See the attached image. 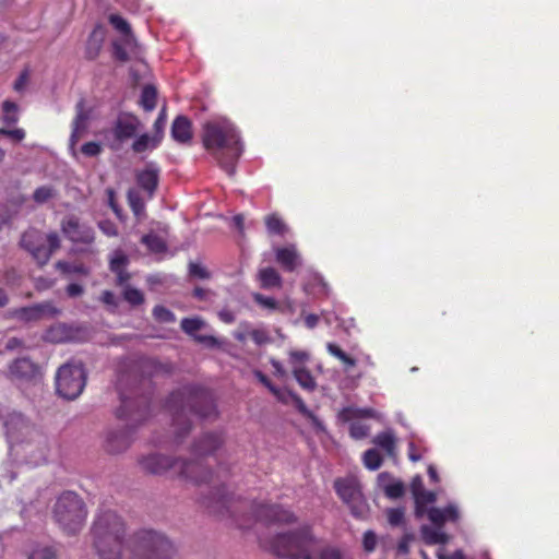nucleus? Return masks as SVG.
I'll return each mask as SVG.
<instances>
[{
    "instance_id": "nucleus-17",
    "label": "nucleus",
    "mask_w": 559,
    "mask_h": 559,
    "mask_svg": "<svg viewBox=\"0 0 559 559\" xmlns=\"http://www.w3.org/2000/svg\"><path fill=\"white\" fill-rule=\"evenodd\" d=\"M142 469L147 473L160 475L173 467L174 459L160 453H152L139 460Z\"/></svg>"
},
{
    "instance_id": "nucleus-1",
    "label": "nucleus",
    "mask_w": 559,
    "mask_h": 559,
    "mask_svg": "<svg viewBox=\"0 0 559 559\" xmlns=\"http://www.w3.org/2000/svg\"><path fill=\"white\" fill-rule=\"evenodd\" d=\"M124 523L114 511L100 512L94 521V546L102 559H169L170 542L151 530L134 533L126 543Z\"/></svg>"
},
{
    "instance_id": "nucleus-50",
    "label": "nucleus",
    "mask_w": 559,
    "mask_h": 559,
    "mask_svg": "<svg viewBox=\"0 0 559 559\" xmlns=\"http://www.w3.org/2000/svg\"><path fill=\"white\" fill-rule=\"evenodd\" d=\"M56 552L51 547H38L34 549L28 559H55Z\"/></svg>"
},
{
    "instance_id": "nucleus-13",
    "label": "nucleus",
    "mask_w": 559,
    "mask_h": 559,
    "mask_svg": "<svg viewBox=\"0 0 559 559\" xmlns=\"http://www.w3.org/2000/svg\"><path fill=\"white\" fill-rule=\"evenodd\" d=\"M142 128L138 117L132 114H120L109 131L114 136L111 148H119L120 144L135 136Z\"/></svg>"
},
{
    "instance_id": "nucleus-23",
    "label": "nucleus",
    "mask_w": 559,
    "mask_h": 559,
    "mask_svg": "<svg viewBox=\"0 0 559 559\" xmlns=\"http://www.w3.org/2000/svg\"><path fill=\"white\" fill-rule=\"evenodd\" d=\"M74 338L73 329L66 323H57L50 326L44 335V340L50 343H67Z\"/></svg>"
},
{
    "instance_id": "nucleus-32",
    "label": "nucleus",
    "mask_w": 559,
    "mask_h": 559,
    "mask_svg": "<svg viewBox=\"0 0 559 559\" xmlns=\"http://www.w3.org/2000/svg\"><path fill=\"white\" fill-rule=\"evenodd\" d=\"M293 376L297 383L307 391H314L317 388V382L311 371L308 368L305 369H296L293 372Z\"/></svg>"
},
{
    "instance_id": "nucleus-19",
    "label": "nucleus",
    "mask_w": 559,
    "mask_h": 559,
    "mask_svg": "<svg viewBox=\"0 0 559 559\" xmlns=\"http://www.w3.org/2000/svg\"><path fill=\"white\" fill-rule=\"evenodd\" d=\"M76 115L72 122V133L70 136V147L73 148L76 144L81 134L87 128V121L90 119V110L85 107L84 99H80L75 106Z\"/></svg>"
},
{
    "instance_id": "nucleus-10",
    "label": "nucleus",
    "mask_w": 559,
    "mask_h": 559,
    "mask_svg": "<svg viewBox=\"0 0 559 559\" xmlns=\"http://www.w3.org/2000/svg\"><path fill=\"white\" fill-rule=\"evenodd\" d=\"M334 489L340 499L349 508L353 516L362 519L368 512L367 501L361 492L359 480L354 476L334 480Z\"/></svg>"
},
{
    "instance_id": "nucleus-61",
    "label": "nucleus",
    "mask_w": 559,
    "mask_h": 559,
    "mask_svg": "<svg viewBox=\"0 0 559 559\" xmlns=\"http://www.w3.org/2000/svg\"><path fill=\"white\" fill-rule=\"evenodd\" d=\"M163 407L168 413L170 421L173 423L175 420V399L173 392L167 396Z\"/></svg>"
},
{
    "instance_id": "nucleus-8",
    "label": "nucleus",
    "mask_w": 559,
    "mask_h": 559,
    "mask_svg": "<svg viewBox=\"0 0 559 559\" xmlns=\"http://www.w3.org/2000/svg\"><path fill=\"white\" fill-rule=\"evenodd\" d=\"M21 246L32 254L38 264L45 265L60 247V239L56 233L44 235L37 229H28L21 238Z\"/></svg>"
},
{
    "instance_id": "nucleus-27",
    "label": "nucleus",
    "mask_w": 559,
    "mask_h": 559,
    "mask_svg": "<svg viewBox=\"0 0 559 559\" xmlns=\"http://www.w3.org/2000/svg\"><path fill=\"white\" fill-rule=\"evenodd\" d=\"M258 278L263 289L282 287V277L274 267L267 266L261 269L258 273Z\"/></svg>"
},
{
    "instance_id": "nucleus-58",
    "label": "nucleus",
    "mask_w": 559,
    "mask_h": 559,
    "mask_svg": "<svg viewBox=\"0 0 559 559\" xmlns=\"http://www.w3.org/2000/svg\"><path fill=\"white\" fill-rule=\"evenodd\" d=\"M426 489H425L421 476L420 475L414 476L412 479V483H411V492H412L413 497L415 498L416 496H418L420 492H423Z\"/></svg>"
},
{
    "instance_id": "nucleus-62",
    "label": "nucleus",
    "mask_w": 559,
    "mask_h": 559,
    "mask_svg": "<svg viewBox=\"0 0 559 559\" xmlns=\"http://www.w3.org/2000/svg\"><path fill=\"white\" fill-rule=\"evenodd\" d=\"M1 134L10 136L15 141H22L25 138V131L23 129L5 130L1 129Z\"/></svg>"
},
{
    "instance_id": "nucleus-42",
    "label": "nucleus",
    "mask_w": 559,
    "mask_h": 559,
    "mask_svg": "<svg viewBox=\"0 0 559 559\" xmlns=\"http://www.w3.org/2000/svg\"><path fill=\"white\" fill-rule=\"evenodd\" d=\"M128 263V255L121 250H116L110 257L109 267L111 272H120L121 270L126 269Z\"/></svg>"
},
{
    "instance_id": "nucleus-38",
    "label": "nucleus",
    "mask_w": 559,
    "mask_h": 559,
    "mask_svg": "<svg viewBox=\"0 0 559 559\" xmlns=\"http://www.w3.org/2000/svg\"><path fill=\"white\" fill-rule=\"evenodd\" d=\"M266 229L273 235H284L286 225L277 214H270L264 219Z\"/></svg>"
},
{
    "instance_id": "nucleus-14",
    "label": "nucleus",
    "mask_w": 559,
    "mask_h": 559,
    "mask_svg": "<svg viewBox=\"0 0 559 559\" xmlns=\"http://www.w3.org/2000/svg\"><path fill=\"white\" fill-rule=\"evenodd\" d=\"M206 326V322L200 317L183 318L180 322L181 330L194 342L206 348H216L221 342L214 335L201 334L200 331Z\"/></svg>"
},
{
    "instance_id": "nucleus-37",
    "label": "nucleus",
    "mask_w": 559,
    "mask_h": 559,
    "mask_svg": "<svg viewBox=\"0 0 559 559\" xmlns=\"http://www.w3.org/2000/svg\"><path fill=\"white\" fill-rule=\"evenodd\" d=\"M310 359V355L306 350L293 349L288 353V362L292 367V371L296 369H305L306 365Z\"/></svg>"
},
{
    "instance_id": "nucleus-16",
    "label": "nucleus",
    "mask_w": 559,
    "mask_h": 559,
    "mask_svg": "<svg viewBox=\"0 0 559 559\" xmlns=\"http://www.w3.org/2000/svg\"><path fill=\"white\" fill-rule=\"evenodd\" d=\"M203 504L213 510V512H222V509H226V511L235 518V521L240 528H247L250 525L246 521L238 519L235 514L231 498L227 496L225 486L216 488L215 492L203 501Z\"/></svg>"
},
{
    "instance_id": "nucleus-35",
    "label": "nucleus",
    "mask_w": 559,
    "mask_h": 559,
    "mask_svg": "<svg viewBox=\"0 0 559 559\" xmlns=\"http://www.w3.org/2000/svg\"><path fill=\"white\" fill-rule=\"evenodd\" d=\"M157 91L153 85L143 87L139 104L145 111H152L156 106Z\"/></svg>"
},
{
    "instance_id": "nucleus-48",
    "label": "nucleus",
    "mask_w": 559,
    "mask_h": 559,
    "mask_svg": "<svg viewBox=\"0 0 559 559\" xmlns=\"http://www.w3.org/2000/svg\"><path fill=\"white\" fill-rule=\"evenodd\" d=\"M249 336L257 345L260 346L269 344L272 341L267 331H265L264 329H253L249 332Z\"/></svg>"
},
{
    "instance_id": "nucleus-29",
    "label": "nucleus",
    "mask_w": 559,
    "mask_h": 559,
    "mask_svg": "<svg viewBox=\"0 0 559 559\" xmlns=\"http://www.w3.org/2000/svg\"><path fill=\"white\" fill-rule=\"evenodd\" d=\"M141 241L153 254L162 255L165 254L167 251V245L165 239L154 233L144 235Z\"/></svg>"
},
{
    "instance_id": "nucleus-24",
    "label": "nucleus",
    "mask_w": 559,
    "mask_h": 559,
    "mask_svg": "<svg viewBox=\"0 0 559 559\" xmlns=\"http://www.w3.org/2000/svg\"><path fill=\"white\" fill-rule=\"evenodd\" d=\"M138 185L147 192L148 199L154 194V191L158 182V171L153 167H147L143 171L139 173L136 177Z\"/></svg>"
},
{
    "instance_id": "nucleus-15",
    "label": "nucleus",
    "mask_w": 559,
    "mask_h": 559,
    "mask_svg": "<svg viewBox=\"0 0 559 559\" xmlns=\"http://www.w3.org/2000/svg\"><path fill=\"white\" fill-rule=\"evenodd\" d=\"M61 313L51 301L22 307L13 311V317L23 322H35L44 318H56Z\"/></svg>"
},
{
    "instance_id": "nucleus-34",
    "label": "nucleus",
    "mask_w": 559,
    "mask_h": 559,
    "mask_svg": "<svg viewBox=\"0 0 559 559\" xmlns=\"http://www.w3.org/2000/svg\"><path fill=\"white\" fill-rule=\"evenodd\" d=\"M193 135L192 126L188 118L177 116V142L188 143Z\"/></svg>"
},
{
    "instance_id": "nucleus-21",
    "label": "nucleus",
    "mask_w": 559,
    "mask_h": 559,
    "mask_svg": "<svg viewBox=\"0 0 559 559\" xmlns=\"http://www.w3.org/2000/svg\"><path fill=\"white\" fill-rule=\"evenodd\" d=\"M277 263L284 271L294 272L300 264V258L295 246L281 247L275 250Z\"/></svg>"
},
{
    "instance_id": "nucleus-12",
    "label": "nucleus",
    "mask_w": 559,
    "mask_h": 559,
    "mask_svg": "<svg viewBox=\"0 0 559 559\" xmlns=\"http://www.w3.org/2000/svg\"><path fill=\"white\" fill-rule=\"evenodd\" d=\"M250 510L257 521L264 523L292 524L297 521L296 515L281 504L252 502Z\"/></svg>"
},
{
    "instance_id": "nucleus-43",
    "label": "nucleus",
    "mask_w": 559,
    "mask_h": 559,
    "mask_svg": "<svg viewBox=\"0 0 559 559\" xmlns=\"http://www.w3.org/2000/svg\"><path fill=\"white\" fill-rule=\"evenodd\" d=\"M253 374L254 377L258 379V381L263 384L266 389H269V391L277 397V400L284 402V397H283V392L277 388L275 386L271 380L267 378L266 374H264L262 371L260 370H254L253 371Z\"/></svg>"
},
{
    "instance_id": "nucleus-63",
    "label": "nucleus",
    "mask_w": 559,
    "mask_h": 559,
    "mask_svg": "<svg viewBox=\"0 0 559 559\" xmlns=\"http://www.w3.org/2000/svg\"><path fill=\"white\" fill-rule=\"evenodd\" d=\"M66 292L69 297L74 298L81 296L84 293V288L80 284L72 283L67 286Z\"/></svg>"
},
{
    "instance_id": "nucleus-41",
    "label": "nucleus",
    "mask_w": 559,
    "mask_h": 559,
    "mask_svg": "<svg viewBox=\"0 0 559 559\" xmlns=\"http://www.w3.org/2000/svg\"><path fill=\"white\" fill-rule=\"evenodd\" d=\"M188 275L190 278H211V272L200 261H190L188 263Z\"/></svg>"
},
{
    "instance_id": "nucleus-31",
    "label": "nucleus",
    "mask_w": 559,
    "mask_h": 559,
    "mask_svg": "<svg viewBox=\"0 0 559 559\" xmlns=\"http://www.w3.org/2000/svg\"><path fill=\"white\" fill-rule=\"evenodd\" d=\"M127 198L134 215L138 219H142L145 216V204L140 191L138 189H130Z\"/></svg>"
},
{
    "instance_id": "nucleus-11",
    "label": "nucleus",
    "mask_w": 559,
    "mask_h": 559,
    "mask_svg": "<svg viewBox=\"0 0 559 559\" xmlns=\"http://www.w3.org/2000/svg\"><path fill=\"white\" fill-rule=\"evenodd\" d=\"M61 230L70 241L87 246L86 249L78 250V252L96 253V250L92 247L95 240L94 229L86 224H82L78 217L73 215L64 217L61 222Z\"/></svg>"
},
{
    "instance_id": "nucleus-9",
    "label": "nucleus",
    "mask_w": 559,
    "mask_h": 559,
    "mask_svg": "<svg viewBox=\"0 0 559 559\" xmlns=\"http://www.w3.org/2000/svg\"><path fill=\"white\" fill-rule=\"evenodd\" d=\"M86 384V373L81 362H68L57 372L56 386L60 396L74 400L81 395Z\"/></svg>"
},
{
    "instance_id": "nucleus-39",
    "label": "nucleus",
    "mask_w": 559,
    "mask_h": 559,
    "mask_svg": "<svg viewBox=\"0 0 559 559\" xmlns=\"http://www.w3.org/2000/svg\"><path fill=\"white\" fill-rule=\"evenodd\" d=\"M326 349L330 355L341 360L345 366H356V359L347 355L338 345L334 343H328Z\"/></svg>"
},
{
    "instance_id": "nucleus-52",
    "label": "nucleus",
    "mask_w": 559,
    "mask_h": 559,
    "mask_svg": "<svg viewBox=\"0 0 559 559\" xmlns=\"http://www.w3.org/2000/svg\"><path fill=\"white\" fill-rule=\"evenodd\" d=\"M388 521L393 526H399L404 522V510L402 508H393L388 511Z\"/></svg>"
},
{
    "instance_id": "nucleus-33",
    "label": "nucleus",
    "mask_w": 559,
    "mask_h": 559,
    "mask_svg": "<svg viewBox=\"0 0 559 559\" xmlns=\"http://www.w3.org/2000/svg\"><path fill=\"white\" fill-rule=\"evenodd\" d=\"M159 142L158 136H151L147 133L140 134L132 144V150L135 153H143L147 150L154 148Z\"/></svg>"
},
{
    "instance_id": "nucleus-56",
    "label": "nucleus",
    "mask_w": 559,
    "mask_h": 559,
    "mask_svg": "<svg viewBox=\"0 0 559 559\" xmlns=\"http://www.w3.org/2000/svg\"><path fill=\"white\" fill-rule=\"evenodd\" d=\"M362 544H364V549L366 551H368V552L373 551L376 546H377V536H376V534L372 531H367L364 534Z\"/></svg>"
},
{
    "instance_id": "nucleus-30",
    "label": "nucleus",
    "mask_w": 559,
    "mask_h": 559,
    "mask_svg": "<svg viewBox=\"0 0 559 559\" xmlns=\"http://www.w3.org/2000/svg\"><path fill=\"white\" fill-rule=\"evenodd\" d=\"M415 500V515L423 518L429 510L428 504L436 502L437 493L431 490H425L414 498Z\"/></svg>"
},
{
    "instance_id": "nucleus-46",
    "label": "nucleus",
    "mask_w": 559,
    "mask_h": 559,
    "mask_svg": "<svg viewBox=\"0 0 559 559\" xmlns=\"http://www.w3.org/2000/svg\"><path fill=\"white\" fill-rule=\"evenodd\" d=\"M55 195V190L49 186H41L34 191L33 199L36 203L43 204Z\"/></svg>"
},
{
    "instance_id": "nucleus-36",
    "label": "nucleus",
    "mask_w": 559,
    "mask_h": 559,
    "mask_svg": "<svg viewBox=\"0 0 559 559\" xmlns=\"http://www.w3.org/2000/svg\"><path fill=\"white\" fill-rule=\"evenodd\" d=\"M56 269L62 274H81L85 276L90 274V269L83 263L58 261L56 263Z\"/></svg>"
},
{
    "instance_id": "nucleus-40",
    "label": "nucleus",
    "mask_w": 559,
    "mask_h": 559,
    "mask_svg": "<svg viewBox=\"0 0 559 559\" xmlns=\"http://www.w3.org/2000/svg\"><path fill=\"white\" fill-rule=\"evenodd\" d=\"M362 461L370 471H377L382 465L383 459L378 450L369 449L364 453Z\"/></svg>"
},
{
    "instance_id": "nucleus-5",
    "label": "nucleus",
    "mask_w": 559,
    "mask_h": 559,
    "mask_svg": "<svg viewBox=\"0 0 559 559\" xmlns=\"http://www.w3.org/2000/svg\"><path fill=\"white\" fill-rule=\"evenodd\" d=\"M7 433L11 439L19 440V435L23 431L32 433V440L23 444V450L28 455V462L38 465L47 460L49 447L47 438L34 430L20 413H12L4 420Z\"/></svg>"
},
{
    "instance_id": "nucleus-18",
    "label": "nucleus",
    "mask_w": 559,
    "mask_h": 559,
    "mask_svg": "<svg viewBox=\"0 0 559 559\" xmlns=\"http://www.w3.org/2000/svg\"><path fill=\"white\" fill-rule=\"evenodd\" d=\"M223 443L224 436L222 432H207L194 442L192 452L197 456L210 455L218 450Z\"/></svg>"
},
{
    "instance_id": "nucleus-2",
    "label": "nucleus",
    "mask_w": 559,
    "mask_h": 559,
    "mask_svg": "<svg viewBox=\"0 0 559 559\" xmlns=\"http://www.w3.org/2000/svg\"><path fill=\"white\" fill-rule=\"evenodd\" d=\"M116 416L124 420L126 426L107 433L105 447L112 454L130 448L135 428L148 417V399L138 392L127 393L120 389V406L116 409Z\"/></svg>"
},
{
    "instance_id": "nucleus-47",
    "label": "nucleus",
    "mask_w": 559,
    "mask_h": 559,
    "mask_svg": "<svg viewBox=\"0 0 559 559\" xmlns=\"http://www.w3.org/2000/svg\"><path fill=\"white\" fill-rule=\"evenodd\" d=\"M253 300L262 308H266L269 310H276L278 309V302L273 297H266L260 293L252 294Z\"/></svg>"
},
{
    "instance_id": "nucleus-57",
    "label": "nucleus",
    "mask_w": 559,
    "mask_h": 559,
    "mask_svg": "<svg viewBox=\"0 0 559 559\" xmlns=\"http://www.w3.org/2000/svg\"><path fill=\"white\" fill-rule=\"evenodd\" d=\"M153 314L158 321L162 322L170 321L173 318L171 312L163 306H156L153 310Z\"/></svg>"
},
{
    "instance_id": "nucleus-49",
    "label": "nucleus",
    "mask_w": 559,
    "mask_h": 559,
    "mask_svg": "<svg viewBox=\"0 0 559 559\" xmlns=\"http://www.w3.org/2000/svg\"><path fill=\"white\" fill-rule=\"evenodd\" d=\"M345 420H349L354 417H373L374 411L372 408L365 409H352L345 408L342 413Z\"/></svg>"
},
{
    "instance_id": "nucleus-25",
    "label": "nucleus",
    "mask_w": 559,
    "mask_h": 559,
    "mask_svg": "<svg viewBox=\"0 0 559 559\" xmlns=\"http://www.w3.org/2000/svg\"><path fill=\"white\" fill-rule=\"evenodd\" d=\"M372 442L381 448L388 456L395 459L396 457V438L392 430H385L379 432L372 440Z\"/></svg>"
},
{
    "instance_id": "nucleus-54",
    "label": "nucleus",
    "mask_w": 559,
    "mask_h": 559,
    "mask_svg": "<svg viewBox=\"0 0 559 559\" xmlns=\"http://www.w3.org/2000/svg\"><path fill=\"white\" fill-rule=\"evenodd\" d=\"M288 394H289L290 399L293 400V402L295 403V406L299 413H301L305 416H311V412L307 407L304 400L297 393L289 391Z\"/></svg>"
},
{
    "instance_id": "nucleus-7",
    "label": "nucleus",
    "mask_w": 559,
    "mask_h": 559,
    "mask_svg": "<svg viewBox=\"0 0 559 559\" xmlns=\"http://www.w3.org/2000/svg\"><path fill=\"white\" fill-rule=\"evenodd\" d=\"M87 511L83 500L72 491L63 492L53 508L56 522L68 534L79 532L86 520Z\"/></svg>"
},
{
    "instance_id": "nucleus-28",
    "label": "nucleus",
    "mask_w": 559,
    "mask_h": 559,
    "mask_svg": "<svg viewBox=\"0 0 559 559\" xmlns=\"http://www.w3.org/2000/svg\"><path fill=\"white\" fill-rule=\"evenodd\" d=\"M421 538L427 545H444L449 542V536L441 528L423 525L420 527Z\"/></svg>"
},
{
    "instance_id": "nucleus-44",
    "label": "nucleus",
    "mask_w": 559,
    "mask_h": 559,
    "mask_svg": "<svg viewBox=\"0 0 559 559\" xmlns=\"http://www.w3.org/2000/svg\"><path fill=\"white\" fill-rule=\"evenodd\" d=\"M370 427L359 420L352 421L349 425L350 437L359 440L368 436Z\"/></svg>"
},
{
    "instance_id": "nucleus-26",
    "label": "nucleus",
    "mask_w": 559,
    "mask_h": 559,
    "mask_svg": "<svg viewBox=\"0 0 559 559\" xmlns=\"http://www.w3.org/2000/svg\"><path fill=\"white\" fill-rule=\"evenodd\" d=\"M379 483L383 486L384 493L390 499H399L405 492V486L401 480L386 484L391 479V475L386 472L380 473L378 476Z\"/></svg>"
},
{
    "instance_id": "nucleus-45",
    "label": "nucleus",
    "mask_w": 559,
    "mask_h": 559,
    "mask_svg": "<svg viewBox=\"0 0 559 559\" xmlns=\"http://www.w3.org/2000/svg\"><path fill=\"white\" fill-rule=\"evenodd\" d=\"M123 298L132 306L141 305L144 301L142 292L131 286H126L123 290Z\"/></svg>"
},
{
    "instance_id": "nucleus-59",
    "label": "nucleus",
    "mask_w": 559,
    "mask_h": 559,
    "mask_svg": "<svg viewBox=\"0 0 559 559\" xmlns=\"http://www.w3.org/2000/svg\"><path fill=\"white\" fill-rule=\"evenodd\" d=\"M100 301H103L105 305L116 308L118 306V300L116 295L110 290H104L100 295Z\"/></svg>"
},
{
    "instance_id": "nucleus-22",
    "label": "nucleus",
    "mask_w": 559,
    "mask_h": 559,
    "mask_svg": "<svg viewBox=\"0 0 559 559\" xmlns=\"http://www.w3.org/2000/svg\"><path fill=\"white\" fill-rule=\"evenodd\" d=\"M10 373L20 380H32L37 376L38 368L28 358H19L11 364Z\"/></svg>"
},
{
    "instance_id": "nucleus-60",
    "label": "nucleus",
    "mask_w": 559,
    "mask_h": 559,
    "mask_svg": "<svg viewBox=\"0 0 559 559\" xmlns=\"http://www.w3.org/2000/svg\"><path fill=\"white\" fill-rule=\"evenodd\" d=\"M413 539V535L405 534L397 545V550L400 554L407 555L409 552V543Z\"/></svg>"
},
{
    "instance_id": "nucleus-3",
    "label": "nucleus",
    "mask_w": 559,
    "mask_h": 559,
    "mask_svg": "<svg viewBox=\"0 0 559 559\" xmlns=\"http://www.w3.org/2000/svg\"><path fill=\"white\" fill-rule=\"evenodd\" d=\"M203 145L227 174H234L235 164L242 152L239 135L234 127L215 122L205 124Z\"/></svg>"
},
{
    "instance_id": "nucleus-64",
    "label": "nucleus",
    "mask_w": 559,
    "mask_h": 559,
    "mask_svg": "<svg viewBox=\"0 0 559 559\" xmlns=\"http://www.w3.org/2000/svg\"><path fill=\"white\" fill-rule=\"evenodd\" d=\"M320 559H342V556L335 548H325L320 552Z\"/></svg>"
},
{
    "instance_id": "nucleus-4",
    "label": "nucleus",
    "mask_w": 559,
    "mask_h": 559,
    "mask_svg": "<svg viewBox=\"0 0 559 559\" xmlns=\"http://www.w3.org/2000/svg\"><path fill=\"white\" fill-rule=\"evenodd\" d=\"M186 411L201 419H216L218 411L212 393L197 385L177 389V444L191 430L190 420H183Z\"/></svg>"
},
{
    "instance_id": "nucleus-6",
    "label": "nucleus",
    "mask_w": 559,
    "mask_h": 559,
    "mask_svg": "<svg viewBox=\"0 0 559 559\" xmlns=\"http://www.w3.org/2000/svg\"><path fill=\"white\" fill-rule=\"evenodd\" d=\"M314 544L309 526L296 532L277 534L270 542V549L277 557L288 559H310Z\"/></svg>"
},
{
    "instance_id": "nucleus-20",
    "label": "nucleus",
    "mask_w": 559,
    "mask_h": 559,
    "mask_svg": "<svg viewBox=\"0 0 559 559\" xmlns=\"http://www.w3.org/2000/svg\"><path fill=\"white\" fill-rule=\"evenodd\" d=\"M426 514L429 521L438 528H442L445 522H456L460 518L459 510L454 504H448L443 509L431 507Z\"/></svg>"
},
{
    "instance_id": "nucleus-53",
    "label": "nucleus",
    "mask_w": 559,
    "mask_h": 559,
    "mask_svg": "<svg viewBox=\"0 0 559 559\" xmlns=\"http://www.w3.org/2000/svg\"><path fill=\"white\" fill-rule=\"evenodd\" d=\"M81 152L85 156L94 157L99 155V153L102 152V146L98 142L91 141L82 145Z\"/></svg>"
},
{
    "instance_id": "nucleus-51",
    "label": "nucleus",
    "mask_w": 559,
    "mask_h": 559,
    "mask_svg": "<svg viewBox=\"0 0 559 559\" xmlns=\"http://www.w3.org/2000/svg\"><path fill=\"white\" fill-rule=\"evenodd\" d=\"M109 22L110 24L117 29L119 31L120 33L122 34H129L131 28H130V25L129 23L123 19L121 17L120 15H117V14H112L110 15L109 17Z\"/></svg>"
},
{
    "instance_id": "nucleus-55",
    "label": "nucleus",
    "mask_w": 559,
    "mask_h": 559,
    "mask_svg": "<svg viewBox=\"0 0 559 559\" xmlns=\"http://www.w3.org/2000/svg\"><path fill=\"white\" fill-rule=\"evenodd\" d=\"M98 228L108 237L118 235V229L115 223L109 219H104L98 223Z\"/></svg>"
}]
</instances>
